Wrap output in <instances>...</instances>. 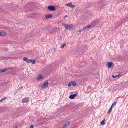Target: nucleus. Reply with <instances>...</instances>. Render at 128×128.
<instances>
[{
  "label": "nucleus",
  "mask_w": 128,
  "mask_h": 128,
  "mask_svg": "<svg viewBox=\"0 0 128 128\" xmlns=\"http://www.w3.org/2000/svg\"><path fill=\"white\" fill-rule=\"evenodd\" d=\"M118 76H117V77H118Z\"/></svg>",
  "instance_id": "7c9ffc66"
},
{
  "label": "nucleus",
  "mask_w": 128,
  "mask_h": 128,
  "mask_svg": "<svg viewBox=\"0 0 128 128\" xmlns=\"http://www.w3.org/2000/svg\"><path fill=\"white\" fill-rule=\"evenodd\" d=\"M116 102H117V101H116L115 102H114L112 104L110 107L112 108L116 104Z\"/></svg>",
  "instance_id": "4468645a"
},
{
  "label": "nucleus",
  "mask_w": 128,
  "mask_h": 128,
  "mask_svg": "<svg viewBox=\"0 0 128 128\" xmlns=\"http://www.w3.org/2000/svg\"><path fill=\"white\" fill-rule=\"evenodd\" d=\"M6 35V34L4 32H0V36H4Z\"/></svg>",
  "instance_id": "9b49d317"
},
{
  "label": "nucleus",
  "mask_w": 128,
  "mask_h": 128,
  "mask_svg": "<svg viewBox=\"0 0 128 128\" xmlns=\"http://www.w3.org/2000/svg\"><path fill=\"white\" fill-rule=\"evenodd\" d=\"M17 126H15V128H17Z\"/></svg>",
  "instance_id": "c756f323"
},
{
  "label": "nucleus",
  "mask_w": 128,
  "mask_h": 128,
  "mask_svg": "<svg viewBox=\"0 0 128 128\" xmlns=\"http://www.w3.org/2000/svg\"><path fill=\"white\" fill-rule=\"evenodd\" d=\"M64 126H65L66 127V126H68V125H66V124H65L64 125Z\"/></svg>",
  "instance_id": "c85d7f7f"
},
{
  "label": "nucleus",
  "mask_w": 128,
  "mask_h": 128,
  "mask_svg": "<svg viewBox=\"0 0 128 128\" xmlns=\"http://www.w3.org/2000/svg\"><path fill=\"white\" fill-rule=\"evenodd\" d=\"M84 30H83V28L81 30H79L78 31V32L79 33V34H80L81 33V32H83L84 31Z\"/></svg>",
  "instance_id": "aec40b11"
},
{
  "label": "nucleus",
  "mask_w": 128,
  "mask_h": 128,
  "mask_svg": "<svg viewBox=\"0 0 128 128\" xmlns=\"http://www.w3.org/2000/svg\"><path fill=\"white\" fill-rule=\"evenodd\" d=\"M66 127L65 126L63 125L61 128H66Z\"/></svg>",
  "instance_id": "a878e982"
},
{
  "label": "nucleus",
  "mask_w": 128,
  "mask_h": 128,
  "mask_svg": "<svg viewBox=\"0 0 128 128\" xmlns=\"http://www.w3.org/2000/svg\"><path fill=\"white\" fill-rule=\"evenodd\" d=\"M113 64V62H108L106 64V66L109 68H110Z\"/></svg>",
  "instance_id": "39448f33"
},
{
  "label": "nucleus",
  "mask_w": 128,
  "mask_h": 128,
  "mask_svg": "<svg viewBox=\"0 0 128 128\" xmlns=\"http://www.w3.org/2000/svg\"><path fill=\"white\" fill-rule=\"evenodd\" d=\"M71 82L72 83V84L74 86H75L76 85V82L75 81H71Z\"/></svg>",
  "instance_id": "ddd939ff"
},
{
  "label": "nucleus",
  "mask_w": 128,
  "mask_h": 128,
  "mask_svg": "<svg viewBox=\"0 0 128 128\" xmlns=\"http://www.w3.org/2000/svg\"><path fill=\"white\" fill-rule=\"evenodd\" d=\"M68 17V15H66V16H64V18H65L66 17Z\"/></svg>",
  "instance_id": "393cba45"
},
{
  "label": "nucleus",
  "mask_w": 128,
  "mask_h": 128,
  "mask_svg": "<svg viewBox=\"0 0 128 128\" xmlns=\"http://www.w3.org/2000/svg\"><path fill=\"white\" fill-rule=\"evenodd\" d=\"M91 26V25H88V26H85L83 28V30H86L89 28H90Z\"/></svg>",
  "instance_id": "6e6552de"
},
{
  "label": "nucleus",
  "mask_w": 128,
  "mask_h": 128,
  "mask_svg": "<svg viewBox=\"0 0 128 128\" xmlns=\"http://www.w3.org/2000/svg\"><path fill=\"white\" fill-rule=\"evenodd\" d=\"M70 122L68 121L65 123V124H66V125H67L68 126L70 124Z\"/></svg>",
  "instance_id": "5701e85b"
},
{
  "label": "nucleus",
  "mask_w": 128,
  "mask_h": 128,
  "mask_svg": "<svg viewBox=\"0 0 128 128\" xmlns=\"http://www.w3.org/2000/svg\"><path fill=\"white\" fill-rule=\"evenodd\" d=\"M48 8L51 11H54L55 10L56 8L55 7L52 6H49L48 7Z\"/></svg>",
  "instance_id": "f03ea898"
},
{
  "label": "nucleus",
  "mask_w": 128,
  "mask_h": 128,
  "mask_svg": "<svg viewBox=\"0 0 128 128\" xmlns=\"http://www.w3.org/2000/svg\"><path fill=\"white\" fill-rule=\"evenodd\" d=\"M29 100V99L28 98L26 97L22 99V101L23 103H25L28 102Z\"/></svg>",
  "instance_id": "20e7f679"
},
{
  "label": "nucleus",
  "mask_w": 128,
  "mask_h": 128,
  "mask_svg": "<svg viewBox=\"0 0 128 128\" xmlns=\"http://www.w3.org/2000/svg\"><path fill=\"white\" fill-rule=\"evenodd\" d=\"M85 47H86V46H85Z\"/></svg>",
  "instance_id": "2f4dec72"
},
{
  "label": "nucleus",
  "mask_w": 128,
  "mask_h": 128,
  "mask_svg": "<svg viewBox=\"0 0 128 128\" xmlns=\"http://www.w3.org/2000/svg\"><path fill=\"white\" fill-rule=\"evenodd\" d=\"M72 86V83L71 82H70L68 84V86L69 87H71V86Z\"/></svg>",
  "instance_id": "412c9836"
},
{
  "label": "nucleus",
  "mask_w": 128,
  "mask_h": 128,
  "mask_svg": "<svg viewBox=\"0 0 128 128\" xmlns=\"http://www.w3.org/2000/svg\"><path fill=\"white\" fill-rule=\"evenodd\" d=\"M105 119H104L101 122L100 124L102 125L104 124H105V122H104Z\"/></svg>",
  "instance_id": "f3484780"
},
{
  "label": "nucleus",
  "mask_w": 128,
  "mask_h": 128,
  "mask_svg": "<svg viewBox=\"0 0 128 128\" xmlns=\"http://www.w3.org/2000/svg\"><path fill=\"white\" fill-rule=\"evenodd\" d=\"M34 126L33 125H32L30 126V128H33Z\"/></svg>",
  "instance_id": "b1692460"
},
{
  "label": "nucleus",
  "mask_w": 128,
  "mask_h": 128,
  "mask_svg": "<svg viewBox=\"0 0 128 128\" xmlns=\"http://www.w3.org/2000/svg\"><path fill=\"white\" fill-rule=\"evenodd\" d=\"M43 76H42L40 75L37 76L36 78V79L37 80H39L41 79H42L43 78Z\"/></svg>",
  "instance_id": "0eeeda50"
},
{
  "label": "nucleus",
  "mask_w": 128,
  "mask_h": 128,
  "mask_svg": "<svg viewBox=\"0 0 128 128\" xmlns=\"http://www.w3.org/2000/svg\"><path fill=\"white\" fill-rule=\"evenodd\" d=\"M66 44H62L61 46L60 47V48H63L66 45Z\"/></svg>",
  "instance_id": "4be33fe9"
},
{
  "label": "nucleus",
  "mask_w": 128,
  "mask_h": 128,
  "mask_svg": "<svg viewBox=\"0 0 128 128\" xmlns=\"http://www.w3.org/2000/svg\"><path fill=\"white\" fill-rule=\"evenodd\" d=\"M48 82H45L44 83L42 84V87L43 88H44L48 86Z\"/></svg>",
  "instance_id": "7ed1b4c3"
},
{
  "label": "nucleus",
  "mask_w": 128,
  "mask_h": 128,
  "mask_svg": "<svg viewBox=\"0 0 128 128\" xmlns=\"http://www.w3.org/2000/svg\"><path fill=\"white\" fill-rule=\"evenodd\" d=\"M6 98V97H5L4 98H2L0 100V102H1L3 101L4 100H5Z\"/></svg>",
  "instance_id": "6ab92c4d"
},
{
  "label": "nucleus",
  "mask_w": 128,
  "mask_h": 128,
  "mask_svg": "<svg viewBox=\"0 0 128 128\" xmlns=\"http://www.w3.org/2000/svg\"><path fill=\"white\" fill-rule=\"evenodd\" d=\"M30 62H32L33 64H34L35 63V60H33L31 59H30Z\"/></svg>",
  "instance_id": "a211bd4d"
},
{
  "label": "nucleus",
  "mask_w": 128,
  "mask_h": 128,
  "mask_svg": "<svg viewBox=\"0 0 128 128\" xmlns=\"http://www.w3.org/2000/svg\"><path fill=\"white\" fill-rule=\"evenodd\" d=\"M23 60L27 62L28 63H29L30 62V60H28V58L26 57L24 58Z\"/></svg>",
  "instance_id": "1a4fd4ad"
},
{
  "label": "nucleus",
  "mask_w": 128,
  "mask_h": 128,
  "mask_svg": "<svg viewBox=\"0 0 128 128\" xmlns=\"http://www.w3.org/2000/svg\"><path fill=\"white\" fill-rule=\"evenodd\" d=\"M76 96V94H74L70 96L69 98L71 99H73Z\"/></svg>",
  "instance_id": "9d476101"
},
{
  "label": "nucleus",
  "mask_w": 128,
  "mask_h": 128,
  "mask_svg": "<svg viewBox=\"0 0 128 128\" xmlns=\"http://www.w3.org/2000/svg\"><path fill=\"white\" fill-rule=\"evenodd\" d=\"M66 6H70V7L73 8H74L75 6L72 4L71 2H69L66 4Z\"/></svg>",
  "instance_id": "423d86ee"
},
{
  "label": "nucleus",
  "mask_w": 128,
  "mask_h": 128,
  "mask_svg": "<svg viewBox=\"0 0 128 128\" xmlns=\"http://www.w3.org/2000/svg\"><path fill=\"white\" fill-rule=\"evenodd\" d=\"M112 77L113 78H116V76H114V75H112Z\"/></svg>",
  "instance_id": "bb28decb"
},
{
  "label": "nucleus",
  "mask_w": 128,
  "mask_h": 128,
  "mask_svg": "<svg viewBox=\"0 0 128 128\" xmlns=\"http://www.w3.org/2000/svg\"><path fill=\"white\" fill-rule=\"evenodd\" d=\"M7 70V69H4L2 70H0V72H5Z\"/></svg>",
  "instance_id": "dca6fc26"
},
{
  "label": "nucleus",
  "mask_w": 128,
  "mask_h": 128,
  "mask_svg": "<svg viewBox=\"0 0 128 128\" xmlns=\"http://www.w3.org/2000/svg\"><path fill=\"white\" fill-rule=\"evenodd\" d=\"M22 88H23V87L22 86L20 87L19 89L20 90H21Z\"/></svg>",
  "instance_id": "cd10ccee"
},
{
  "label": "nucleus",
  "mask_w": 128,
  "mask_h": 128,
  "mask_svg": "<svg viewBox=\"0 0 128 128\" xmlns=\"http://www.w3.org/2000/svg\"><path fill=\"white\" fill-rule=\"evenodd\" d=\"M52 14H48L45 16V17L46 18H52Z\"/></svg>",
  "instance_id": "f8f14e48"
},
{
  "label": "nucleus",
  "mask_w": 128,
  "mask_h": 128,
  "mask_svg": "<svg viewBox=\"0 0 128 128\" xmlns=\"http://www.w3.org/2000/svg\"><path fill=\"white\" fill-rule=\"evenodd\" d=\"M112 108L110 107V108L109 109V110H108V111L107 112V113L108 114H110V113L112 111Z\"/></svg>",
  "instance_id": "2eb2a0df"
},
{
  "label": "nucleus",
  "mask_w": 128,
  "mask_h": 128,
  "mask_svg": "<svg viewBox=\"0 0 128 128\" xmlns=\"http://www.w3.org/2000/svg\"><path fill=\"white\" fill-rule=\"evenodd\" d=\"M58 128H59V127H58Z\"/></svg>",
  "instance_id": "473e14b6"
},
{
  "label": "nucleus",
  "mask_w": 128,
  "mask_h": 128,
  "mask_svg": "<svg viewBox=\"0 0 128 128\" xmlns=\"http://www.w3.org/2000/svg\"><path fill=\"white\" fill-rule=\"evenodd\" d=\"M62 25L65 27V28L66 30H71L73 27V25L72 24L68 25L66 24L62 23Z\"/></svg>",
  "instance_id": "f257e3e1"
}]
</instances>
